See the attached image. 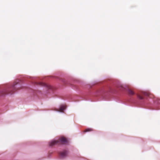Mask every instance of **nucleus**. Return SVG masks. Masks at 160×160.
<instances>
[{
    "label": "nucleus",
    "instance_id": "7ed1b4c3",
    "mask_svg": "<svg viewBox=\"0 0 160 160\" xmlns=\"http://www.w3.org/2000/svg\"><path fill=\"white\" fill-rule=\"evenodd\" d=\"M68 153V151L66 150H64L63 152H61L60 153V155L61 157L64 158L67 155Z\"/></svg>",
    "mask_w": 160,
    "mask_h": 160
},
{
    "label": "nucleus",
    "instance_id": "f03ea898",
    "mask_svg": "<svg viewBox=\"0 0 160 160\" xmlns=\"http://www.w3.org/2000/svg\"><path fill=\"white\" fill-rule=\"evenodd\" d=\"M14 88V86H12L10 88L7 89L2 91L0 92V96H3L8 94H12L14 92L13 90Z\"/></svg>",
    "mask_w": 160,
    "mask_h": 160
},
{
    "label": "nucleus",
    "instance_id": "20e7f679",
    "mask_svg": "<svg viewBox=\"0 0 160 160\" xmlns=\"http://www.w3.org/2000/svg\"><path fill=\"white\" fill-rule=\"evenodd\" d=\"M66 106L64 105H62L60 106L59 110L58 111L60 112H63L66 108Z\"/></svg>",
    "mask_w": 160,
    "mask_h": 160
},
{
    "label": "nucleus",
    "instance_id": "6e6552de",
    "mask_svg": "<svg viewBox=\"0 0 160 160\" xmlns=\"http://www.w3.org/2000/svg\"><path fill=\"white\" fill-rule=\"evenodd\" d=\"M142 94L145 96H148L149 95V94L146 92H143Z\"/></svg>",
    "mask_w": 160,
    "mask_h": 160
},
{
    "label": "nucleus",
    "instance_id": "f257e3e1",
    "mask_svg": "<svg viewBox=\"0 0 160 160\" xmlns=\"http://www.w3.org/2000/svg\"><path fill=\"white\" fill-rule=\"evenodd\" d=\"M66 138L64 137H62L58 140H53L49 142V145L50 146H53L55 145L65 144L67 143Z\"/></svg>",
    "mask_w": 160,
    "mask_h": 160
},
{
    "label": "nucleus",
    "instance_id": "0eeeda50",
    "mask_svg": "<svg viewBox=\"0 0 160 160\" xmlns=\"http://www.w3.org/2000/svg\"><path fill=\"white\" fill-rule=\"evenodd\" d=\"M138 98L140 99H143V98L142 96L140 95H138Z\"/></svg>",
    "mask_w": 160,
    "mask_h": 160
},
{
    "label": "nucleus",
    "instance_id": "39448f33",
    "mask_svg": "<svg viewBox=\"0 0 160 160\" xmlns=\"http://www.w3.org/2000/svg\"><path fill=\"white\" fill-rule=\"evenodd\" d=\"M128 93L130 95H133L134 94V92L131 89L128 90Z\"/></svg>",
    "mask_w": 160,
    "mask_h": 160
},
{
    "label": "nucleus",
    "instance_id": "423d86ee",
    "mask_svg": "<svg viewBox=\"0 0 160 160\" xmlns=\"http://www.w3.org/2000/svg\"><path fill=\"white\" fill-rule=\"evenodd\" d=\"M92 130H93L91 128H88L85 130L84 132H87L91 131Z\"/></svg>",
    "mask_w": 160,
    "mask_h": 160
}]
</instances>
